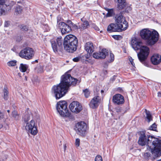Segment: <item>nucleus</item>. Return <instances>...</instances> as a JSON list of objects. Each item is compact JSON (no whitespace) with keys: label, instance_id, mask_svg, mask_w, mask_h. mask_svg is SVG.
<instances>
[{"label":"nucleus","instance_id":"obj_1","mask_svg":"<svg viewBox=\"0 0 161 161\" xmlns=\"http://www.w3.org/2000/svg\"><path fill=\"white\" fill-rule=\"evenodd\" d=\"M80 79L73 78L70 74H65L61 76L60 83L53 87L52 92L56 99H59L66 93L71 85H75L77 83H80Z\"/></svg>","mask_w":161,"mask_h":161},{"label":"nucleus","instance_id":"obj_2","mask_svg":"<svg viewBox=\"0 0 161 161\" xmlns=\"http://www.w3.org/2000/svg\"><path fill=\"white\" fill-rule=\"evenodd\" d=\"M138 143L142 146L146 145L147 149L151 151L155 158L161 156V140L158 138L142 132L140 135Z\"/></svg>","mask_w":161,"mask_h":161},{"label":"nucleus","instance_id":"obj_3","mask_svg":"<svg viewBox=\"0 0 161 161\" xmlns=\"http://www.w3.org/2000/svg\"><path fill=\"white\" fill-rule=\"evenodd\" d=\"M158 35L156 31H151L147 29H143L140 32L142 38L145 40L147 45L151 46L155 44L158 41Z\"/></svg>","mask_w":161,"mask_h":161},{"label":"nucleus","instance_id":"obj_4","mask_svg":"<svg viewBox=\"0 0 161 161\" xmlns=\"http://www.w3.org/2000/svg\"><path fill=\"white\" fill-rule=\"evenodd\" d=\"M64 49L69 53H73L75 51L78 45V40L76 36L72 35L66 36L64 40Z\"/></svg>","mask_w":161,"mask_h":161},{"label":"nucleus","instance_id":"obj_5","mask_svg":"<svg viewBox=\"0 0 161 161\" xmlns=\"http://www.w3.org/2000/svg\"><path fill=\"white\" fill-rule=\"evenodd\" d=\"M56 108L61 116L68 117L72 120L74 119V116L68 110L67 103L65 101H62L58 102L56 105Z\"/></svg>","mask_w":161,"mask_h":161},{"label":"nucleus","instance_id":"obj_6","mask_svg":"<svg viewBox=\"0 0 161 161\" xmlns=\"http://www.w3.org/2000/svg\"><path fill=\"white\" fill-rule=\"evenodd\" d=\"M139 49L140 51L138 53L137 56L140 61L144 64L149 54L150 49L147 46L142 45Z\"/></svg>","mask_w":161,"mask_h":161},{"label":"nucleus","instance_id":"obj_7","mask_svg":"<svg viewBox=\"0 0 161 161\" xmlns=\"http://www.w3.org/2000/svg\"><path fill=\"white\" fill-rule=\"evenodd\" d=\"M34 52L31 48L27 47L22 49L19 53L21 58L26 60L31 59L34 56Z\"/></svg>","mask_w":161,"mask_h":161},{"label":"nucleus","instance_id":"obj_8","mask_svg":"<svg viewBox=\"0 0 161 161\" xmlns=\"http://www.w3.org/2000/svg\"><path fill=\"white\" fill-rule=\"evenodd\" d=\"M87 125L84 122L77 123L75 125V130L77 133L81 136H84L86 132Z\"/></svg>","mask_w":161,"mask_h":161},{"label":"nucleus","instance_id":"obj_9","mask_svg":"<svg viewBox=\"0 0 161 161\" xmlns=\"http://www.w3.org/2000/svg\"><path fill=\"white\" fill-rule=\"evenodd\" d=\"M25 129L29 133L33 135H36L38 132L37 126L35 125V121L33 120L26 124Z\"/></svg>","mask_w":161,"mask_h":161},{"label":"nucleus","instance_id":"obj_10","mask_svg":"<svg viewBox=\"0 0 161 161\" xmlns=\"http://www.w3.org/2000/svg\"><path fill=\"white\" fill-rule=\"evenodd\" d=\"M69 108L73 113L77 114L79 113L82 109V106L77 101H73L69 106Z\"/></svg>","mask_w":161,"mask_h":161},{"label":"nucleus","instance_id":"obj_11","mask_svg":"<svg viewBox=\"0 0 161 161\" xmlns=\"http://www.w3.org/2000/svg\"><path fill=\"white\" fill-rule=\"evenodd\" d=\"M101 102V98L98 96L94 97L91 100L89 105L92 109L97 108Z\"/></svg>","mask_w":161,"mask_h":161},{"label":"nucleus","instance_id":"obj_12","mask_svg":"<svg viewBox=\"0 0 161 161\" xmlns=\"http://www.w3.org/2000/svg\"><path fill=\"white\" fill-rule=\"evenodd\" d=\"M131 43L132 48L135 50H138L142 44L141 40L140 39L136 37H133L132 38Z\"/></svg>","mask_w":161,"mask_h":161},{"label":"nucleus","instance_id":"obj_13","mask_svg":"<svg viewBox=\"0 0 161 161\" xmlns=\"http://www.w3.org/2000/svg\"><path fill=\"white\" fill-rule=\"evenodd\" d=\"M63 40L61 37H58L56 40H52L51 41V43L52 47L54 52L58 51V45L60 47L62 45Z\"/></svg>","mask_w":161,"mask_h":161},{"label":"nucleus","instance_id":"obj_14","mask_svg":"<svg viewBox=\"0 0 161 161\" xmlns=\"http://www.w3.org/2000/svg\"><path fill=\"white\" fill-rule=\"evenodd\" d=\"M58 26L61 30L62 34L69 33L71 31V27L64 22H59L58 24Z\"/></svg>","mask_w":161,"mask_h":161},{"label":"nucleus","instance_id":"obj_15","mask_svg":"<svg viewBox=\"0 0 161 161\" xmlns=\"http://www.w3.org/2000/svg\"><path fill=\"white\" fill-rule=\"evenodd\" d=\"M108 54L107 50L105 49H102L101 52L94 53L92 54V56L95 58L102 59L105 58Z\"/></svg>","mask_w":161,"mask_h":161},{"label":"nucleus","instance_id":"obj_16","mask_svg":"<svg viewBox=\"0 0 161 161\" xmlns=\"http://www.w3.org/2000/svg\"><path fill=\"white\" fill-rule=\"evenodd\" d=\"M113 101L117 104H121L124 102V97L120 94H116L113 97Z\"/></svg>","mask_w":161,"mask_h":161},{"label":"nucleus","instance_id":"obj_17","mask_svg":"<svg viewBox=\"0 0 161 161\" xmlns=\"http://www.w3.org/2000/svg\"><path fill=\"white\" fill-rule=\"evenodd\" d=\"M152 63L154 65H158L161 61V56L158 54H153L151 58Z\"/></svg>","mask_w":161,"mask_h":161},{"label":"nucleus","instance_id":"obj_18","mask_svg":"<svg viewBox=\"0 0 161 161\" xmlns=\"http://www.w3.org/2000/svg\"><path fill=\"white\" fill-rule=\"evenodd\" d=\"M85 49L88 53L91 54L94 51V47L92 43L91 42L86 43L85 45Z\"/></svg>","mask_w":161,"mask_h":161},{"label":"nucleus","instance_id":"obj_19","mask_svg":"<svg viewBox=\"0 0 161 161\" xmlns=\"http://www.w3.org/2000/svg\"><path fill=\"white\" fill-rule=\"evenodd\" d=\"M122 22V23H121L120 24H117L118 31H125L127 28L128 26V22L126 20Z\"/></svg>","mask_w":161,"mask_h":161},{"label":"nucleus","instance_id":"obj_20","mask_svg":"<svg viewBox=\"0 0 161 161\" xmlns=\"http://www.w3.org/2000/svg\"><path fill=\"white\" fill-rule=\"evenodd\" d=\"M118 25L111 24L109 25L107 28V31L110 32H112L118 31Z\"/></svg>","mask_w":161,"mask_h":161},{"label":"nucleus","instance_id":"obj_21","mask_svg":"<svg viewBox=\"0 0 161 161\" xmlns=\"http://www.w3.org/2000/svg\"><path fill=\"white\" fill-rule=\"evenodd\" d=\"M116 24H120L125 20V18L122 15H117L115 17Z\"/></svg>","mask_w":161,"mask_h":161},{"label":"nucleus","instance_id":"obj_22","mask_svg":"<svg viewBox=\"0 0 161 161\" xmlns=\"http://www.w3.org/2000/svg\"><path fill=\"white\" fill-rule=\"evenodd\" d=\"M89 26V25L88 21H85L80 25H79L78 26H76V27L77 29L79 28L82 30L87 28Z\"/></svg>","mask_w":161,"mask_h":161},{"label":"nucleus","instance_id":"obj_23","mask_svg":"<svg viewBox=\"0 0 161 161\" xmlns=\"http://www.w3.org/2000/svg\"><path fill=\"white\" fill-rule=\"evenodd\" d=\"M105 9L108 11V13L106 15L107 17H110L114 15V10L113 8L109 9L107 8H105Z\"/></svg>","mask_w":161,"mask_h":161},{"label":"nucleus","instance_id":"obj_24","mask_svg":"<svg viewBox=\"0 0 161 161\" xmlns=\"http://www.w3.org/2000/svg\"><path fill=\"white\" fill-rule=\"evenodd\" d=\"M23 9V8L22 7L19 5H18L16 6L15 8V13L17 15L20 14L22 13Z\"/></svg>","mask_w":161,"mask_h":161},{"label":"nucleus","instance_id":"obj_25","mask_svg":"<svg viewBox=\"0 0 161 161\" xmlns=\"http://www.w3.org/2000/svg\"><path fill=\"white\" fill-rule=\"evenodd\" d=\"M146 116V118L147 119L148 122H149L151 121L152 120V117L150 112L149 111H147L146 109H145Z\"/></svg>","mask_w":161,"mask_h":161},{"label":"nucleus","instance_id":"obj_26","mask_svg":"<svg viewBox=\"0 0 161 161\" xmlns=\"http://www.w3.org/2000/svg\"><path fill=\"white\" fill-rule=\"evenodd\" d=\"M28 67V66L27 64H21L19 66V69L21 71L24 72L26 71Z\"/></svg>","mask_w":161,"mask_h":161},{"label":"nucleus","instance_id":"obj_27","mask_svg":"<svg viewBox=\"0 0 161 161\" xmlns=\"http://www.w3.org/2000/svg\"><path fill=\"white\" fill-rule=\"evenodd\" d=\"M90 56V54H87L83 55H81L80 56V60L82 62L86 61L87 59H89Z\"/></svg>","mask_w":161,"mask_h":161},{"label":"nucleus","instance_id":"obj_28","mask_svg":"<svg viewBox=\"0 0 161 161\" xmlns=\"http://www.w3.org/2000/svg\"><path fill=\"white\" fill-rule=\"evenodd\" d=\"M3 98L5 100H7L8 98V92L6 88H4L3 92Z\"/></svg>","mask_w":161,"mask_h":161},{"label":"nucleus","instance_id":"obj_29","mask_svg":"<svg viewBox=\"0 0 161 161\" xmlns=\"http://www.w3.org/2000/svg\"><path fill=\"white\" fill-rule=\"evenodd\" d=\"M35 71L38 73H42L43 72V68L40 64L37 65L35 69Z\"/></svg>","mask_w":161,"mask_h":161},{"label":"nucleus","instance_id":"obj_30","mask_svg":"<svg viewBox=\"0 0 161 161\" xmlns=\"http://www.w3.org/2000/svg\"><path fill=\"white\" fill-rule=\"evenodd\" d=\"M30 114L26 113L25 114L23 117L22 119L24 122L27 124V123L28 122V121L30 119Z\"/></svg>","mask_w":161,"mask_h":161},{"label":"nucleus","instance_id":"obj_31","mask_svg":"<svg viewBox=\"0 0 161 161\" xmlns=\"http://www.w3.org/2000/svg\"><path fill=\"white\" fill-rule=\"evenodd\" d=\"M118 7L119 9H122L125 8L126 6V2L118 3Z\"/></svg>","mask_w":161,"mask_h":161},{"label":"nucleus","instance_id":"obj_32","mask_svg":"<svg viewBox=\"0 0 161 161\" xmlns=\"http://www.w3.org/2000/svg\"><path fill=\"white\" fill-rule=\"evenodd\" d=\"M16 61L15 60L11 61L7 63L8 65L9 66H13L16 65Z\"/></svg>","mask_w":161,"mask_h":161},{"label":"nucleus","instance_id":"obj_33","mask_svg":"<svg viewBox=\"0 0 161 161\" xmlns=\"http://www.w3.org/2000/svg\"><path fill=\"white\" fill-rule=\"evenodd\" d=\"M83 92L85 97L86 98L88 97L89 96L90 92L87 89L83 90Z\"/></svg>","mask_w":161,"mask_h":161},{"label":"nucleus","instance_id":"obj_34","mask_svg":"<svg viewBox=\"0 0 161 161\" xmlns=\"http://www.w3.org/2000/svg\"><path fill=\"white\" fill-rule=\"evenodd\" d=\"M12 116L17 119H19V116L18 115V113L17 111H14L12 113Z\"/></svg>","mask_w":161,"mask_h":161},{"label":"nucleus","instance_id":"obj_35","mask_svg":"<svg viewBox=\"0 0 161 161\" xmlns=\"http://www.w3.org/2000/svg\"><path fill=\"white\" fill-rule=\"evenodd\" d=\"M157 128V125L155 123L153 124L149 127V129L153 131H155Z\"/></svg>","mask_w":161,"mask_h":161},{"label":"nucleus","instance_id":"obj_36","mask_svg":"<svg viewBox=\"0 0 161 161\" xmlns=\"http://www.w3.org/2000/svg\"><path fill=\"white\" fill-rule=\"evenodd\" d=\"M6 11L3 8L0 7V16L2 15H4L6 14Z\"/></svg>","mask_w":161,"mask_h":161},{"label":"nucleus","instance_id":"obj_37","mask_svg":"<svg viewBox=\"0 0 161 161\" xmlns=\"http://www.w3.org/2000/svg\"><path fill=\"white\" fill-rule=\"evenodd\" d=\"M20 28H21V29L23 31H26L28 30L27 26L24 25H21L20 26Z\"/></svg>","mask_w":161,"mask_h":161},{"label":"nucleus","instance_id":"obj_38","mask_svg":"<svg viewBox=\"0 0 161 161\" xmlns=\"http://www.w3.org/2000/svg\"><path fill=\"white\" fill-rule=\"evenodd\" d=\"M95 161H103L102 157L99 155H97L95 158Z\"/></svg>","mask_w":161,"mask_h":161},{"label":"nucleus","instance_id":"obj_39","mask_svg":"<svg viewBox=\"0 0 161 161\" xmlns=\"http://www.w3.org/2000/svg\"><path fill=\"white\" fill-rule=\"evenodd\" d=\"M110 59L109 60V62H111L114 61V56L113 53H110Z\"/></svg>","mask_w":161,"mask_h":161},{"label":"nucleus","instance_id":"obj_40","mask_svg":"<svg viewBox=\"0 0 161 161\" xmlns=\"http://www.w3.org/2000/svg\"><path fill=\"white\" fill-rule=\"evenodd\" d=\"M10 24V22L9 21H5L4 26L5 27H8L9 26Z\"/></svg>","mask_w":161,"mask_h":161},{"label":"nucleus","instance_id":"obj_41","mask_svg":"<svg viewBox=\"0 0 161 161\" xmlns=\"http://www.w3.org/2000/svg\"><path fill=\"white\" fill-rule=\"evenodd\" d=\"M75 144L77 147H79L80 144V140L78 138H77L75 140Z\"/></svg>","mask_w":161,"mask_h":161},{"label":"nucleus","instance_id":"obj_42","mask_svg":"<svg viewBox=\"0 0 161 161\" xmlns=\"http://www.w3.org/2000/svg\"><path fill=\"white\" fill-rule=\"evenodd\" d=\"M72 60L75 62H77L80 60V56L74 58Z\"/></svg>","mask_w":161,"mask_h":161},{"label":"nucleus","instance_id":"obj_43","mask_svg":"<svg viewBox=\"0 0 161 161\" xmlns=\"http://www.w3.org/2000/svg\"><path fill=\"white\" fill-rule=\"evenodd\" d=\"M129 60H130V62L131 63L132 65L133 66H134L135 64L133 62V59L132 58L130 57V58H129Z\"/></svg>","mask_w":161,"mask_h":161},{"label":"nucleus","instance_id":"obj_44","mask_svg":"<svg viewBox=\"0 0 161 161\" xmlns=\"http://www.w3.org/2000/svg\"><path fill=\"white\" fill-rule=\"evenodd\" d=\"M5 3V0H0V5H3Z\"/></svg>","mask_w":161,"mask_h":161},{"label":"nucleus","instance_id":"obj_45","mask_svg":"<svg viewBox=\"0 0 161 161\" xmlns=\"http://www.w3.org/2000/svg\"><path fill=\"white\" fill-rule=\"evenodd\" d=\"M117 2L118 3L126 2V1L125 0H117Z\"/></svg>","mask_w":161,"mask_h":161},{"label":"nucleus","instance_id":"obj_46","mask_svg":"<svg viewBox=\"0 0 161 161\" xmlns=\"http://www.w3.org/2000/svg\"><path fill=\"white\" fill-rule=\"evenodd\" d=\"M5 158L4 159H1L0 160L1 161H4L5 160L7 159V158L8 157V156L7 155H6L5 156Z\"/></svg>","mask_w":161,"mask_h":161},{"label":"nucleus","instance_id":"obj_47","mask_svg":"<svg viewBox=\"0 0 161 161\" xmlns=\"http://www.w3.org/2000/svg\"><path fill=\"white\" fill-rule=\"evenodd\" d=\"M113 37L114 38L118 40V39L119 36L117 35H114V36H113Z\"/></svg>","mask_w":161,"mask_h":161},{"label":"nucleus","instance_id":"obj_48","mask_svg":"<svg viewBox=\"0 0 161 161\" xmlns=\"http://www.w3.org/2000/svg\"><path fill=\"white\" fill-rule=\"evenodd\" d=\"M21 40V38L20 37L18 36L16 39V41L19 42Z\"/></svg>","mask_w":161,"mask_h":161},{"label":"nucleus","instance_id":"obj_49","mask_svg":"<svg viewBox=\"0 0 161 161\" xmlns=\"http://www.w3.org/2000/svg\"><path fill=\"white\" fill-rule=\"evenodd\" d=\"M158 96L159 97H161V92H158Z\"/></svg>","mask_w":161,"mask_h":161},{"label":"nucleus","instance_id":"obj_50","mask_svg":"<svg viewBox=\"0 0 161 161\" xmlns=\"http://www.w3.org/2000/svg\"><path fill=\"white\" fill-rule=\"evenodd\" d=\"M47 1L49 2H50L51 3H53V2H54V0H47Z\"/></svg>","mask_w":161,"mask_h":161},{"label":"nucleus","instance_id":"obj_51","mask_svg":"<svg viewBox=\"0 0 161 161\" xmlns=\"http://www.w3.org/2000/svg\"><path fill=\"white\" fill-rule=\"evenodd\" d=\"M116 110L117 112H119L120 111V109L119 108H117Z\"/></svg>","mask_w":161,"mask_h":161},{"label":"nucleus","instance_id":"obj_52","mask_svg":"<svg viewBox=\"0 0 161 161\" xmlns=\"http://www.w3.org/2000/svg\"><path fill=\"white\" fill-rule=\"evenodd\" d=\"M64 151H65V150H66V144L64 145Z\"/></svg>","mask_w":161,"mask_h":161},{"label":"nucleus","instance_id":"obj_53","mask_svg":"<svg viewBox=\"0 0 161 161\" xmlns=\"http://www.w3.org/2000/svg\"><path fill=\"white\" fill-rule=\"evenodd\" d=\"M3 127V125L2 124H0V129L1 128Z\"/></svg>","mask_w":161,"mask_h":161},{"label":"nucleus","instance_id":"obj_54","mask_svg":"<svg viewBox=\"0 0 161 161\" xmlns=\"http://www.w3.org/2000/svg\"><path fill=\"white\" fill-rule=\"evenodd\" d=\"M104 92V91L103 90H101V92L102 93H103Z\"/></svg>","mask_w":161,"mask_h":161},{"label":"nucleus","instance_id":"obj_55","mask_svg":"<svg viewBox=\"0 0 161 161\" xmlns=\"http://www.w3.org/2000/svg\"><path fill=\"white\" fill-rule=\"evenodd\" d=\"M59 145V146H61L62 145V143H61V141L60 142V144Z\"/></svg>","mask_w":161,"mask_h":161},{"label":"nucleus","instance_id":"obj_56","mask_svg":"<svg viewBox=\"0 0 161 161\" xmlns=\"http://www.w3.org/2000/svg\"><path fill=\"white\" fill-rule=\"evenodd\" d=\"M9 111H10L9 110H7V112H8V113H9Z\"/></svg>","mask_w":161,"mask_h":161},{"label":"nucleus","instance_id":"obj_57","mask_svg":"<svg viewBox=\"0 0 161 161\" xmlns=\"http://www.w3.org/2000/svg\"><path fill=\"white\" fill-rule=\"evenodd\" d=\"M157 161H161V159L159 160H158Z\"/></svg>","mask_w":161,"mask_h":161},{"label":"nucleus","instance_id":"obj_58","mask_svg":"<svg viewBox=\"0 0 161 161\" xmlns=\"http://www.w3.org/2000/svg\"><path fill=\"white\" fill-rule=\"evenodd\" d=\"M35 61L37 62V60H36Z\"/></svg>","mask_w":161,"mask_h":161}]
</instances>
